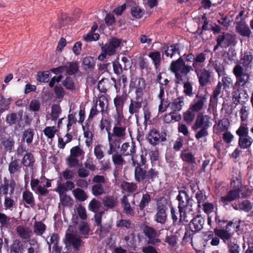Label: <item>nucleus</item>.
Segmentation results:
<instances>
[{
  "label": "nucleus",
  "mask_w": 253,
  "mask_h": 253,
  "mask_svg": "<svg viewBox=\"0 0 253 253\" xmlns=\"http://www.w3.org/2000/svg\"><path fill=\"white\" fill-rule=\"evenodd\" d=\"M122 188L129 193L134 192L137 188L136 184L134 183H130L126 181H123L121 184Z\"/></svg>",
  "instance_id": "obj_48"
},
{
  "label": "nucleus",
  "mask_w": 253,
  "mask_h": 253,
  "mask_svg": "<svg viewBox=\"0 0 253 253\" xmlns=\"http://www.w3.org/2000/svg\"><path fill=\"white\" fill-rule=\"evenodd\" d=\"M167 208L165 205L161 202H158L156 209V213L155 215V221L162 224L166 222L167 215L166 210Z\"/></svg>",
  "instance_id": "obj_12"
},
{
  "label": "nucleus",
  "mask_w": 253,
  "mask_h": 253,
  "mask_svg": "<svg viewBox=\"0 0 253 253\" xmlns=\"http://www.w3.org/2000/svg\"><path fill=\"white\" fill-rule=\"evenodd\" d=\"M57 131V129L55 126H47L43 130L44 135L47 136L48 138L52 139Z\"/></svg>",
  "instance_id": "obj_62"
},
{
  "label": "nucleus",
  "mask_w": 253,
  "mask_h": 253,
  "mask_svg": "<svg viewBox=\"0 0 253 253\" xmlns=\"http://www.w3.org/2000/svg\"><path fill=\"white\" fill-rule=\"evenodd\" d=\"M177 200L178 201L179 220L180 221L188 222L194 213L193 208V200L192 197L189 196L185 189L179 191Z\"/></svg>",
  "instance_id": "obj_2"
},
{
  "label": "nucleus",
  "mask_w": 253,
  "mask_h": 253,
  "mask_svg": "<svg viewBox=\"0 0 253 253\" xmlns=\"http://www.w3.org/2000/svg\"><path fill=\"white\" fill-rule=\"evenodd\" d=\"M194 71L198 76L200 84L202 86L206 85L210 81V72L205 68Z\"/></svg>",
  "instance_id": "obj_20"
},
{
  "label": "nucleus",
  "mask_w": 253,
  "mask_h": 253,
  "mask_svg": "<svg viewBox=\"0 0 253 253\" xmlns=\"http://www.w3.org/2000/svg\"><path fill=\"white\" fill-rule=\"evenodd\" d=\"M195 197L197 200L198 208H201L202 205L206 203V200L207 199V197L205 193L202 191L199 190L197 191Z\"/></svg>",
  "instance_id": "obj_58"
},
{
  "label": "nucleus",
  "mask_w": 253,
  "mask_h": 253,
  "mask_svg": "<svg viewBox=\"0 0 253 253\" xmlns=\"http://www.w3.org/2000/svg\"><path fill=\"white\" fill-rule=\"evenodd\" d=\"M221 219L220 217V215L217 214V212H215V224H214V232L215 235H218L219 237H220L221 235V226L220 224Z\"/></svg>",
  "instance_id": "obj_54"
},
{
  "label": "nucleus",
  "mask_w": 253,
  "mask_h": 253,
  "mask_svg": "<svg viewBox=\"0 0 253 253\" xmlns=\"http://www.w3.org/2000/svg\"><path fill=\"white\" fill-rule=\"evenodd\" d=\"M95 65L93 58L88 56L84 57L82 61V66L85 70H91L94 69Z\"/></svg>",
  "instance_id": "obj_35"
},
{
  "label": "nucleus",
  "mask_w": 253,
  "mask_h": 253,
  "mask_svg": "<svg viewBox=\"0 0 253 253\" xmlns=\"http://www.w3.org/2000/svg\"><path fill=\"white\" fill-rule=\"evenodd\" d=\"M206 59V54L203 52L199 53L195 56V59L192 64L193 69L198 70L200 69H203L204 67V63Z\"/></svg>",
  "instance_id": "obj_24"
},
{
  "label": "nucleus",
  "mask_w": 253,
  "mask_h": 253,
  "mask_svg": "<svg viewBox=\"0 0 253 253\" xmlns=\"http://www.w3.org/2000/svg\"><path fill=\"white\" fill-rule=\"evenodd\" d=\"M73 194L74 197L80 202H84L88 198L86 192L80 188H77L73 190Z\"/></svg>",
  "instance_id": "obj_36"
},
{
  "label": "nucleus",
  "mask_w": 253,
  "mask_h": 253,
  "mask_svg": "<svg viewBox=\"0 0 253 253\" xmlns=\"http://www.w3.org/2000/svg\"><path fill=\"white\" fill-rule=\"evenodd\" d=\"M10 103V99L5 98L2 95H0V116L3 112L9 109Z\"/></svg>",
  "instance_id": "obj_42"
},
{
  "label": "nucleus",
  "mask_w": 253,
  "mask_h": 253,
  "mask_svg": "<svg viewBox=\"0 0 253 253\" xmlns=\"http://www.w3.org/2000/svg\"><path fill=\"white\" fill-rule=\"evenodd\" d=\"M130 7L131 14L135 18H141L145 13L144 10L136 3H132L130 4Z\"/></svg>",
  "instance_id": "obj_29"
},
{
  "label": "nucleus",
  "mask_w": 253,
  "mask_h": 253,
  "mask_svg": "<svg viewBox=\"0 0 253 253\" xmlns=\"http://www.w3.org/2000/svg\"><path fill=\"white\" fill-rule=\"evenodd\" d=\"M205 223V219L201 215H198L190 221V229L193 232H198L203 228Z\"/></svg>",
  "instance_id": "obj_15"
},
{
  "label": "nucleus",
  "mask_w": 253,
  "mask_h": 253,
  "mask_svg": "<svg viewBox=\"0 0 253 253\" xmlns=\"http://www.w3.org/2000/svg\"><path fill=\"white\" fill-rule=\"evenodd\" d=\"M23 199L27 204L31 206L35 204V200L33 194L29 191H24L23 193Z\"/></svg>",
  "instance_id": "obj_55"
},
{
  "label": "nucleus",
  "mask_w": 253,
  "mask_h": 253,
  "mask_svg": "<svg viewBox=\"0 0 253 253\" xmlns=\"http://www.w3.org/2000/svg\"><path fill=\"white\" fill-rule=\"evenodd\" d=\"M158 177V172L151 168L148 171L139 166H136L134 169V178L138 182L145 181L150 183Z\"/></svg>",
  "instance_id": "obj_6"
},
{
  "label": "nucleus",
  "mask_w": 253,
  "mask_h": 253,
  "mask_svg": "<svg viewBox=\"0 0 253 253\" xmlns=\"http://www.w3.org/2000/svg\"><path fill=\"white\" fill-rule=\"evenodd\" d=\"M211 125L210 118L207 115H199L192 128L196 131L200 128H209Z\"/></svg>",
  "instance_id": "obj_13"
},
{
  "label": "nucleus",
  "mask_w": 253,
  "mask_h": 253,
  "mask_svg": "<svg viewBox=\"0 0 253 253\" xmlns=\"http://www.w3.org/2000/svg\"><path fill=\"white\" fill-rule=\"evenodd\" d=\"M101 204L98 200L93 199L88 204V210L94 212H97L101 207Z\"/></svg>",
  "instance_id": "obj_60"
},
{
  "label": "nucleus",
  "mask_w": 253,
  "mask_h": 253,
  "mask_svg": "<svg viewBox=\"0 0 253 253\" xmlns=\"http://www.w3.org/2000/svg\"><path fill=\"white\" fill-rule=\"evenodd\" d=\"M239 194L238 188L231 190L226 196L222 197V202L233 201L239 197Z\"/></svg>",
  "instance_id": "obj_43"
},
{
  "label": "nucleus",
  "mask_w": 253,
  "mask_h": 253,
  "mask_svg": "<svg viewBox=\"0 0 253 253\" xmlns=\"http://www.w3.org/2000/svg\"><path fill=\"white\" fill-rule=\"evenodd\" d=\"M15 187V182L13 179L8 180L4 178L3 183L1 184L0 186V194H2L5 196L8 195H11Z\"/></svg>",
  "instance_id": "obj_14"
},
{
  "label": "nucleus",
  "mask_w": 253,
  "mask_h": 253,
  "mask_svg": "<svg viewBox=\"0 0 253 253\" xmlns=\"http://www.w3.org/2000/svg\"><path fill=\"white\" fill-rule=\"evenodd\" d=\"M249 130L246 123H241L239 128L236 130V134L239 136V145L242 149H248L253 144V139L248 135Z\"/></svg>",
  "instance_id": "obj_7"
},
{
  "label": "nucleus",
  "mask_w": 253,
  "mask_h": 253,
  "mask_svg": "<svg viewBox=\"0 0 253 253\" xmlns=\"http://www.w3.org/2000/svg\"><path fill=\"white\" fill-rule=\"evenodd\" d=\"M125 101V97L123 96L117 95L114 99V104L116 111V113L114 115V117H118V118H123V110Z\"/></svg>",
  "instance_id": "obj_18"
},
{
  "label": "nucleus",
  "mask_w": 253,
  "mask_h": 253,
  "mask_svg": "<svg viewBox=\"0 0 253 253\" xmlns=\"http://www.w3.org/2000/svg\"><path fill=\"white\" fill-rule=\"evenodd\" d=\"M45 224L41 222H36L34 225V232L39 236L42 235L45 230Z\"/></svg>",
  "instance_id": "obj_52"
},
{
  "label": "nucleus",
  "mask_w": 253,
  "mask_h": 253,
  "mask_svg": "<svg viewBox=\"0 0 253 253\" xmlns=\"http://www.w3.org/2000/svg\"><path fill=\"white\" fill-rule=\"evenodd\" d=\"M195 112L192 110L191 108H189L183 114V120L187 123V124H190L192 123L195 118Z\"/></svg>",
  "instance_id": "obj_41"
},
{
  "label": "nucleus",
  "mask_w": 253,
  "mask_h": 253,
  "mask_svg": "<svg viewBox=\"0 0 253 253\" xmlns=\"http://www.w3.org/2000/svg\"><path fill=\"white\" fill-rule=\"evenodd\" d=\"M171 72L175 74L176 78L179 81L182 80V77L186 76L191 71L193 70L192 66L185 64L181 57L172 61L169 66Z\"/></svg>",
  "instance_id": "obj_4"
},
{
  "label": "nucleus",
  "mask_w": 253,
  "mask_h": 253,
  "mask_svg": "<svg viewBox=\"0 0 253 253\" xmlns=\"http://www.w3.org/2000/svg\"><path fill=\"white\" fill-rule=\"evenodd\" d=\"M240 225L236 222H229L225 230H222V240L228 246L230 253H240V248L235 239L232 237L234 232L237 231Z\"/></svg>",
  "instance_id": "obj_3"
},
{
  "label": "nucleus",
  "mask_w": 253,
  "mask_h": 253,
  "mask_svg": "<svg viewBox=\"0 0 253 253\" xmlns=\"http://www.w3.org/2000/svg\"><path fill=\"white\" fill-rule=\"evenodd\" d=\"M121 203L123 206L124 210L126 214L133 216L134 211L130 206L128 200L126 196H124L121 200Z\"/></svg>",
  "instance_id": "obj_34"
},
{
  "label": "nucleus",
  "mask_w": 253,
  "mask_h": 253,
  "mask_svg": "<svg viewBox=\"0 0 253 253\" xmlns=\"http://www.w3.org/2000/svg\"><path fill=\"white\" fill-rule=\"evenodd\" d=\"M76 207L79 217L83 220L86 219L87 215L85 208L81 204L77 205Z\"/></svg>",
  "instance_id": "obj_56"
},
{
  "label": "nucleus",
  "mask_w": 253,
  "mask_h": 253,
  "mask_svg": "<svg viewBox=\"0 0 253 253\" xmlns=\"http://www.w3.org/2000/svg\"><path fill=\"white\" fill-rule=\"evenodd\" d=\"M103 204L108 209H113L117 205V198L113 196H106L104 198Z\"/></svg>",
  "instance_id": "obj_32"
},
{
  "label": "nucleus",
  "mask_w": 253,
  "mask_h": 253,
  "mask_svg": "<svg viewBox=\"0 0 253 253\" xmlns=\"http://www.w3.org/2000/svg\"><path fill=\"white\" fill-rule=\"evenodd\" d=\"M116 225L117 227H125L127 229H132L134 224L130 220L126 219H121L116 221Z\"/></svg>",
  "instance_id": "obj_47"
},
{
  "label": "nucleus",
  "mask_w": 253,
  "mask_h": 253,
  "mask_svg": "<svg viewBox=\"0 0 253 253\" xmlns=\"http://www.w3.org/2000/svg\"><path fill=\"white\" fill-rule=\"evenodd\" d=\"M18 235L22 239H27L32 235V230L28 227L19 225L16 228Z\"/></svg>",
  "instance_id": "obj_27"
},
{
  "label": "nucleus",
  "mask_w": 253,
  "mask_h": 253,
  "mask_svg": "<svg viewBox=\"0 0 253 253\" xmlns=\"http://www.w3.org/2000/svg\"><path fill=\"white\" fill-rule=\"evenodd\" d=\"M236 30L237 32L243 37L249 38L252 34L248 25L244 21L236 23Z\"/></svg>",
  "instance_id": "obj_21"
},
{
  "label": "nucleus",
  "mask_w": 253,
  "mask_h": 253,
  "mask_svg": "<svg viewBox=\"0 0 253 253\" xmlns=\"http://www.w3.org/2000/svg\"><path fill=\"white\" fill-rule=\"evenodd\" d=\"M132 88H135V97L143 100V90L145 88V81L141 78H133L130 84Z\"/></svg>",
  "instance_id": "obj_10"
},
{
  "label": "nucleus",
  "mask_w": 253,
  "mask_h": 253,
  "mask_svg": "<svg viewBox=\"0 0 253 253\" xmlns=\"http://www.w3.org/2000/svg\"><path fill=\"white\" fill-rule=\"evenodd\" d=\"M84 136L85 139V144L89 146L91 143L93 137V127L91 125L86 124L84 126L83 125Z\"/></svg>",
  "instance_id": "obj_23"
},
{
  "label": "nucleus",
  "mask_w": 253,
  "mask_h": 253,
  "mask_svg": "<svg viewBox=\"0 0 253 253\" xmlns=\"http://www.w3.org/2000/svg\"><path fill=\"white\" fill-rule=\"evenodd\" d=\"M79 65L76 62H70L67 63L66 73L69 75H72L78 72Z\"/></svg>",
  "instance_id": "obj_44"
},
{
  "label": "nucleus",
  "mask_w": 253,
  "mask_h": 253,
  "mask_svg": "<svg viewBox=\"0 0 253 253\" xmlns=\"http://www.w3.org/2000/svg\"><path fill=\"white\" fill-rule=\"evenodd\" d=\"M170 108L173 111H180L183 106L184 105V97L183 96L178 97L172 100L169 103Z\"/></svg>",
  "instance_id": "obj_28"
},
{
  "label": "nucleus",
  "mask_w": 253,
  "mask_h": 253,
  "mask_svg": "<svg viewBox=\"0 0 253 253\" xmlns=\"http://www.w3.org/2000/svg\"><path fill=\"white\" fill-rule=\"evenodd\" d=\"M206 101V98L204 96L197 95L194 103L190 107L194 112H198L202 110Z\"/></svg>",
  "instance_id": "obj_26"
},
{
  "label": "nucleus",
  "mask_w": 253,
  "mask_h": 253,
  "mask_svg": "<svg viewBox=\"0 0 253 253\" xmlns=\"http://www.w3.org/2000/svg\"><path fill=\"white\" fill-rule=\"evenodd\" d=\"M85 152L80 146L73 147L70 151V155L65 159L66 164L70 168H78L80 166V160L84 157Z\"/></svg>",
  "instance_id": "obj_5"
},
{
  "label": "nucleus",
  "mask_w": 253,
  "mask_h": 253,
  "mask_svg": "<svg viewBox=\"0 0 253 253\" xmlns=\"http://www.w3.org/2000/svg\"><path fill=\"white\" fill-rule=\"evenodd\" d=\"M160 134L156 129H152L149 132L148 140L151 144H158L160 141Z\"/></svg>",
  "instance_id": "obj_37"
},
{
  "label": "nucleus",
  "mask_w": 253,
  "mask_h": 253,
  "mask_svg": "<svg viewBox=\"0 0 253 253\" xmlns=\"http://www.w3.org/2000/svg\"><path fill=\"white\" fill-rule=\"evenodd\" d=\"M165 53L167 56L172 57L176 54L179 55V51L177 44L171 45L168 46L165 50Z\"/></svg>",
  "instance_id": "obj_46"
},
{
  "label": "nucleus",
  "mask_w": 253,
  "mask_h": 253,
  "mask_svg": "<svg viewBox=\"0 0 253 253\" xmlns=\"http://www.w3.org/2000/svg\"><path fill=\"white\" fill-rule=\"evenodd\" d=\"M151 201L150 195L148 193L143 194L140 202L139 207L140 210H143L145 207L148 205Z\"/></svg>",
  "instance_id": "obj_59"
},
{
  "label": "nucleus",
  "mask_w": 253,
  "mask_h": 253,
  "mask_svg": "<svg viewBox=\"0 0 253 253\" xmlns=\"http://www.w3.org/2000/svg\"><path fill=\"white\" fill-rule=\"evenodd\" d=\"M115 153L112 154V159L114 164L117 167L122 166L125 164V160L123 159L122 155L119 154L117 151Z\"/></svg>",
  "instance_id": "obj_50"
},
{
  "label": "nucleus",
  "mask_w": 253,
  "mask_h": 253,
  "mask_svg": "<svg viewBox=\"0 0 253 253\" xmlns=\"http://www.w3.org/2000/svg\"><path fill=\"white\" fill-rule=\"evenodd\" d=\"M123 119V118L114 117V124L112 132H110L109 128L106 127L109 147L107 153L109 155L115 153L120 148L121 143L125 139L127 135L126 126Z\"/></svg>",
  "instance_id": "obj_1"
},
{
  "label": "nucleus",
  "mask_w": 253,
  "mask_h": 253,
  "mask_svg": "<svg viewBox=\"0 0 253 253\" xmlns=\"http://www.w3.org/2000/svg\"><path fill=\"white\" fill-rule=\"evenodd\" d=\"M40 181L38 179H32L30 183L32 189L42 195H46L48 191L45 188L44 186H42L40 185Z\"/></svg>",
  "instance_id": "obj_25"
},
{
  "label": "nucleus",
  "mask_w": 253,
  "mask_h": 253,
  "mask_svg": "<svg viewBox=\"0 0 253 253\" xmlns=\"http://www.w3.org/2000/svg\"><path fill=\"white\" fill-rule=\"evenodd\" d=\"M247 91L242 88H239L232 93V100L235 104L245 103L248 100Z\"/></svg>",
  "instance_id": "obj_16"
},
{
  "label": "nucleus",
  "mask_w": 253,
  "mask_h": 253,
  "mask_svg": "<svg viewBox=\"0 0 253 253\" xmlns=\"http://www.w3.org/2000/svg\"><path fill=\"white\" fill-rule=\"evenodd\" d=\"M60 204L63 207H72L74 203V200L66 194H62L60 195Z\"/></svg>",
  "instance_id": "obj_39"
},
{
  "label": "nucleus",
  "mask_w": 253,
  "mask_h": 253,
  "mask_svg": "<svg viewBox=\"0 0 253 253\" xmlns=\"http://www.w3.org/2000/svg\"><path fill=\"white\" fill-rule=\"evenodd\" d=\"M212 60H213V66L214 68L218 73V76L220 77L221 73V57L220 53H215L214 56L212 58Z\"/></svg>",
  "instance_id": "obj_38"
},
{
  "label": "nucleus",
  "mask_w": 253,
  "mask_h": 253,
  "mask_svg": "<svg viewBox=\"0 0 253 253\" xmlns=\"http://www.w3.org/2000/svg\"><path fill=\"white\" fill-rule=\"evenodd\" d=\"M5 121L9 125H13L19 121V118L15 113H11L6 115Z\"/></svg>",
  "instance_id": "obj_64"
},
{
  "label": "nucleus",
  "mask_w": 253,
  "mask_h": 253,
  "mask_svg": "<svg viewBox=\"0 0 253 253\" xmlns=\"http://www.w3.org/2000/svg\"><path fill=\"white\" fill-rule=\"evenodd\" d=\"M35 161L33 154L27 153L23 157L22 163L25 167H33Z\"/></svg>",
  "instance_id": "obj_49"
},
{
  "label": "nucleus",
  "mask_w": 253,
  "mask_h": 253,
  "mask_svg": "<svg viewBox=\"0 0 253 253\" xmlns=\"http://www.w3.org/2000/svg\"><path fill=\"white\" fill-rule=\"evenodd\" d=\"M23 245L22 243L16 240L14 241L10 248V253H22L23 251Z\"/></svg>",
  "instance_id": "obj_45"
},
{
  "label": "nucleus",
  "mask_w": 253,
  "mask_h": 253,
  "mask_svg": "<svg viewBox=\"0 0 253 253\" xmlns=\"http://www.w3.org/2000/svg\"><path fill=\"white\" fill-rule=\"evenodd\" d=\"M148 56L152 60L155 67L158 68L161 62L160 52L159 51L151 52L149 53Z\"/></svg>",
  "instance_id": "obj_51"
},
{
  "label": "nucleus",
  "mask_w": 253,
  "mask_h": 253,
  "mask_svg": "<svg viewBox=\"0 0 253 253\" xmlns=\"http://www.w3.org/2000/svg\"><path fill=\"white\" fill-rule=\"evenodd\" d=\"M136 146L134 143H129L128 142L124 143L121 148L122 155L124 156H131V160L133 166H135V159L134 154L135 153Z\"/></svg>",
  "instance_id": "obj_17"
},
{
  "label": "nucleus",
  "mask_w": 253,
  "mask_h": 253,
  "mask_svg": "<svg viewBox=\"0 0 253 253\" xmlns=\"http://www.w3.org/2000/svg\"><path fill=\"white\" fill-rule=\"evenodd\" d=\"M253 58V55L250 53H245L241 59V63L243 64L245 68L251 67Z\"/></svg>",
  "instance_id": "obj_57"
},
{
  "label": "nucleus",
  "mask_w": 253,
  "mask_h": 253,
  "mask_svg": "<svg viewBox=\"0 0 253 253\" xmlns=\"http://www.w3.org/2000/svg\"><path fill=\"white\" fill-rule=\"evenodd\" d=\"M61 113V109L59 105L54 104L51 108L50 117L53 121L56 120L59 117V114Z\"/></svg>",
  "instance_id": "obj_61"
},
{
  "label": "nucleus",
  "mask_w": 253,
  "mask_h": 253,
  "mask_svg": "<svg viewBox=\"0 0 253 253\" xmlns=\"http://www.w3.org/2000/svg\"><path fill=\"white\" fill-rule=\"evenodd\" d=\"M93 102H94V104H96V106H97L98 105H99L100 112L102 114L104 112L108 107V100L106 97L104 95H102L97 98L95 100H93Z\"/></svg>",
  "instance_id": "obj_30"
},
{
  "label": "nucleus",
  "mask_w": 253,
  "mask_h": 253,
  "mask_svg": "<svg viewBox=\"0 0 253 253\" xmlns=\"http://www.w3.org/2000/svg\"><path fill=\"white\" fill-rule=\"evenodd\" d=\"M142 103L143 100L140 99L134 98L133 99H131L128 107L129 113L131 115H134L135 117H137L142 107Z\"/></svg>",
  "instance_id": "obj_19"
},
{
  "label": "nucleus",
  "mask_w": 253,
  "mask_h": 253,
  "mask_svg": "<svg viewBox=\"0 0 253 253\" xmlns=\"http://www.w3.org/2000/svg\"><path fill=\"white\" fill-rule=\"evenodd\" d=\"M26 248L27 250V253H39L40 245L36 240L31 239L29 240Z\"/></svg>",
  "instance_id": "obj_31"
},
{
  "label": "nucleus",
  "mask_w": 253,
  "mask_h": 253,
  "mask_svg": "<svg viewBox=\"0 0 253 253\" xmlns=\"http://www.w3.org/2000/svg\"><path fill=\"white\" fill-rule=\"evenodd\" d=\"M94 153L97 159H102L104 155L103 146L101 144H97L94 148Z\"/></svg>",
  "instance_id": "obj_63"
},
{
  "label": "nucleus",
  "mask_w": 253,
  "mask_h": 253,
  "mask_svg": "<svg viewBox=\"0 0 253 253\" xmlns=\"http://www.w3.org/2000/svg\"><path fill=\"white\" fill-rule=\"evenodd\" d=\"M143 231L148 239L149 244L155 245L161 242V240L159 238V233L154 227L145 225L143 229Z\"/></svg>",
  "instance_id": "obj_8"
},
{
  "label": "nucleus",
  "mask_w": 253,
  "mask_h": 253,
  "mask_svg": "<svg viewBox=\"0 0 253 253\" xmlns=\"http://www.w3.org/2000/svg\"><path fill=\"white\" fill-rule=\"evenodd\" d=\"M252 208L251 203L247 200L244 201L234 207L235 210H240L245 211H249L252 209Z\"/></svg>",
  "instance_id": "obj_53"
},
{
  "label": "nucleus",
  "mask_w": 253,
  "mask_h": 253,
  "mask_svg": "<svg viewBox=\"0 0 253 253\" xmlns=\"http://www.w3.org/2000/svg\"><path fill=\"white\" fill-rule=\"evenodd\" d=\"M81 239L79 236L67 232L66 235V244L78 249L81 245Z\"/></svg>",
  "instance_id": "obj_22"
},
{
  "label": "nucleus",
  "mask_w": 253,
  "mask_h": 253,
  "mask_svg": "<svg viewBox=\"0 0 253 253\" xmlns=\"http://www.w3.org/2000/svg\"><path fill=\"white\" fill-rule=\"evenodd\" d=\"M21 168V164L17 159L12 160L9 164L8 170L11 175L18 173Z\"/></svg>",
  "instance_id": "obj_33"
},
{
  "label": "nucleus",
  "mask_w": 253,
  "mask_h": 253,
  "mask_svg": "<svg viewBox=\"0 0 253 253\" xmlns=\"http://www.w3.org/2000/svg\"><path fill=\"white\" fill-rule=\"evenodd\" d=\"M121 43L120 39L112 38L104 45L102 43L100 44L102 51L106 52L108 55L111 56L115 54L116 49L120 46Z\"/></svg>",
  "instance_id": "obj_9"
},
{
  "label": "nucleus",
  "mask_w": 253,
  "mask_h": 253,
  "mask_svg": "<svg viewBox=\"0 0 253 253\" xmlns=\"http://www.w3.org/2000/svg\"><path fill=\"white\" fill-rule=\"evenodd\" d=\"M233 72L237 79L236 84L238 85L243 86L248 82L250 76L248 73L243 72V69L240 65L235 66Z\"/></svg>",
  "instance_id": "obj_11"
},
{
  "label": "nucleus",
  "mask_w": 253,
  "mask_h": 253,
  "mask_svg": "<svg viewBox=\"0 0 253 253\" xmlns=\"http://www.w3.org/2000/svg\"><path fill=\"white\" fill-rule=\"evenodd\" d=\"M106 188L103 184H94L91 188V192L95 196H99L105 193Z\"/></svg>",
  "instance_id": "obj_40"
}]
</instances>
